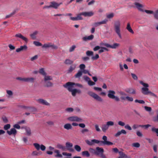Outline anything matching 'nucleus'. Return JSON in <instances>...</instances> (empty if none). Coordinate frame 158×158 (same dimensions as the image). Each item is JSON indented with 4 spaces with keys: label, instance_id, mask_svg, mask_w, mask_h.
<instances>
[{
    "label": "nucleus",
    "instance_id": "63",
    "mask_svg": "<svg viewBox=\"0 0 158 158\" xmlns=\"http://www.w3.org/2000/svg\"><path fill=\"white\" fill-rule=\"evenodd\" d=\"M87 82L88 84L90 86H92L95 85V83L92 81L90 80Z\"/></svg>",
    "mask_w": 158,
    "mask_h": 158
},
{
    "label": "nucleus",
    "instance_id": "60",
    "mask_svg": "<svg viewBox=\"0 0 158 158\" xmlns=\"http://www.w3.org/2000/svg\"><path fill=\"white\" fill-rule=\"evenodd\" d=\"M51 48L52 49H56L58 48V47L57 46L55 45L54 44L52 43Z\"/></svg>",
    "mask_w": 158,
    "mask_h": 158
},
{
    "label": "nucleus",
    "instance_id": "5",
    "mask_svg": "<svg viewBox=\"0 0 158 158\" xmlns=\"http://www.w3.org/2000/svg\"><path fill=\"white\" fill-rule=\"evenodd\" d=\"M88 94L95 99L100 102H103V99L98 95L91 91H89Z\"/></svg>",
    "mask_w": 158,
    "mask_h": 158
},
{
    "label": "nucleus",
    "instance_id": "32",
    "mask_svg": "<svg viewBox=\"0 0 158 158\" xmlns=\"http://www.w3.org/2000/svg\"><path fill=\"white\" fill-rule=\"evenodd\" d=\"M52 43H48L45 44L42 46V48H51Z\"/></svg>",
    "mask_w": 158,
    "mask_h": 158
},
{
    "label": "nucleus",
    "instance_id": "4",
    "mask_svg": "<svg viewBox=\"0 0 158 158\" xmlns=\"http://www.w3.org/2000/svg\"><path fill=\"white\" fill-rule=\"evenodd\" d=\"M139 82L144 86V87L142 88L141 89L142 93L145 95L149 94V92L150 91H149V89L148 88L149 87L148 84L144 83L142 81H140Z\"/></svg>",
    "mask_w": 158,
    "mask_h": 158
},
{
    "label": "nucleus",
    "instance_id": "36",
    "mask_svg": "<svg viewBox=\"0 0 158 158\" xmlns=\"http://www.w3.org/2000/svg\"><path fill=\"white\" fill-rule=\"evenodd\" d=\"M74 149L77 152H80L81 150V148L80 146L78 145H75L74 146Z\"/></svg>",
    "mask_w": 158,
    "mask_h": 158
},
{
    "label": "nucleus",
    "instance_id": "13",
    "mask_svg": "<svg viewBox=\"0 0 158 158\" xmlns=\"http://www.w3.org/2000/svg\"><path fill=\"white\" fill-rule=\"evenodd\" d=\"M81 132L82 134H85L87 133V135L89 136L91 135L92 134L91 131L87 129L84 128L81 130Z\"/></svg>",
    "mask_w": 158,
    "mask_h": 158
},
{
    "label": "nucleus",
    "instance_id": "3",
    "mask_svg": "<svg viewBox=\"0 0 158 158\" xmlns=\"http://www.w3.org/2000/svg\"><path fill=\"white\" fill-rule=\"evenodd\" d=\"M120 22L119 20L115 21L114 23V30L116 33L118 35L119 38H122V36L120 33Z\"/></svg>",
    "mask_w": 158,
    "mask_h": 158
},
{
    "label": "nucleus",
    "instance_id": "16",
    "mask_svg": "<svg viewBox=\"0 0 158 158\" xmlns=\"http://www.w3.org/2000/svg\"><path fill=\"white\" fill-rule=\"evenodd\" d=\"M15 37L21 38L22 40H24L26 43H27L28 42V39L27 38L23 36L20 33H18L16 34L15 35Z\"/></svg>",
    "mask_w": 158,
    "mask_h": 158
},
{
    "label": "nucleus",
    "instance_id": "22",
    "mask_svg": "<svg viewBox=\"0 0 158 158\" xmlns=\"http://www.w3.org/2000/svg\"><path fill=\"white\" fill-rule=\"evenodd\" d=\"M64 127L65 129L68 130L72 129V126L70 124L67 123L64 125Z\"/></svg>",
    "mask_w": 158,
    "mask_h": 158
},
{
    "label": "nucleus",
    "instance_id": "55",
    "mask_svg": "<svg viewBox=\"0 0 158 158\" xmlns=\"http://www.w3.org/2000/svg\"><path fill=\"white\" fill-rule=\"evenodd\" d=\"M15 12H16V11L14 10L10 14L7 15L6 16V18H10V17H11L13 15H14L15 13Z\"/></svg>",
    "mask_w": 158,
    "mask_h": 158
},
{
    "label": "nucleus",
    "instance_id": "30",
    "mask_svg": "<svg viewBox=\"0 0 158 158\" xmlns=\"http://www.w3.org/2000/svg\"><path fill=\"white\" fill-rule=\"evenodd\" d=\"M82 75V71L79 70L78 72L75 75L74 77L76 78H80Z\"/></svg>",
    "mask_w": 158,
    "mask_h": 158
},
{
    "label": "nucleus",
    "instance_id": "1",
    "mask_svg": "<svg viewBox=\"0 0 158 158\" xmlns=\"http://www.w3.org/2000/svg\"><path fill=\"white\" fill-rule=\"evenodd\" d=\"M102 140H99L96 139H93L90 140H86L85 142L88 145L91 146L94 145L95 144H98L99 146L102 145H111L114 143L111 142L107 140V138L106 135H104L102 137Z\"/></svg>",
    "mask_w": 158,
    "mask_h": 158
},
{
    "label": "nucleus",
    "instance_id": "57",
    "mask_svg": "<svg viewBox=\"0 0 158 158\" xmlns=\"http://www.w3.org/2000/svg\"><path fill=\"white\" fill-rule=\"evenodd\" d=\"M145 110L148 112H151L152 110V108L151 107H148L147 106H144Z\"/></svg>",
    "mask_w": 158,
    "mask_h": 158
},
{
    "label": "nucleus",
    "instance_id": "19",
    "mask_svg": "<svg viewBox=\"0 0 158 158\" xmlns=\"http://www.w3.org/2000/svg\"><path fill=\"white\" fill-rule=\"evenodd\" d=\"M66 83L69 85H72V86H73L74 85H75L76 86H77L80 88H82L83 87V86L82 85L79 83H76L74 82H68Z\"/></svg>",
    "mask_w": 158,
    "mask_h": 158
},
{
    "label": "nucleus",
    "instance_id": "39",
    "mask_svg": "<svg viewBox=\"0 0 158 158\" xmlns=\"http://www.w3.org/2000/svg\"><path fill=\"white\" fill-rule=\"evenodd\" d=\"M132 146L133 147L138 148L140 147V144L138 142L133 143L132 144Z\"/></svg>",
    "mask_w": 158,
    "mask_h": 158
},
{
    "label": "nucleus",
    "instance_id": "26",
    "mask_svg": "<svg viewBox=\"0 0 158 158\" xmlns=\"http://www.w3.org/2000/svg\"><path fill=\"white\" fill-rule=\"evenodd\" d=\"M76 67V65L74 64L71 66L68 70V72L70 73L74 70Z\"/></svg>",
    "mask_w": 158,
    "mask_h": 158
},
{
    "label": "nucleus",
    "instance_id": "56",
    "mask_svg": "<svg viewBox=\"0 0 158 158\" xmlns=\"http://www.w3.org/2000/svg\"><path fill=\"white\" fill-rule=\"evenodd\" d=\"M85 67V65L84 64H81L79 66V68L81 69V71H83Z\"/></svg>",
    "mask_w": 158,
    "mask_h": 158
},
{
    "label": "nucleus",
    "instance_id": "33",
    "mask_svg": "<svg viewBox=\"0 0 158 158\" xmlns=\"http://www.w3.org/2000/svg\"><path fill=\"white\" fill-rule=\"evenodd\" d=\"M73 61L70 60V59H66L64 62V63L66 64H73Z\"/></svg>",
    "mask_w": 158,
    "mask_h": 158
},
{
    "label": "nucleus",
    "instance_id": "50",
    "mask_svg": "<svg viewBox=\"0 0 158 158\" xmlns=\"http://www.w3.org/2000/svg\"><path fill=\"white\" fill-rule=\"evenodd\" d=\"M93 52L91 51H88L86 52V55L89 56H93Z\"/></svg>",
    "mask_w": 158,
    "mask_h": 158
},
{
    "label": "nucleus",
    "instance_id": "54",
    "mask_svg": "<svg viewBox=\"0 0 158 158\" xmlns=\"http://www.w3.org/2000/svg\"><path fill=\"white\" fill-rule=\"evenodd\" d=\"M20 48H21V50L22 51L26 50L27 48V46L26 45L21 46L20 47Z\"/></svg>",
    "mask_w": 158,
    "mask_h": 158
},
{
    "label": "nucleus",
    "instance_id": "52",
    "mask_svg": "<svg viewBox=\"0 0 158 158\" xmlns=\"http://www.w3.org/2000/svg\"><path fill=\"white\" fill-rule=\"evenodd\" d=\"M76 48V46L75 45H72L71 47H70L69 49V52H72L74 50L75 48Z\"/></svg>",
    "mask_w": 158,
    "mask_h": 158
},
{
    "label": "nucleus",
    "instance_id": "41",
    "mask_svg": "<svg viewBox=\"0 0 158 158\" xmlns=\"http://www.w3.org/2000/svg\"><path fill=\"white\" fill-rule=\"evenodd\" d=\"M25 131L27 133V135L28 136L31 135V130L29 128H26L25 129Z\"/></svg>",
    "mask_w": 158,
    "mask_h": 158
},
{
    "label": "nucleus",
    "instance_id": "38",
    "mask_svg": "<svg viewBox=\"0 0 158 158\" xmlns=\"http://www.w3.org/2000/svg\"><path fill=\"white\" fill-rule=\"evenodd\" d=\"M29 111L30 112H36L37 111V109L34 107H28Z\"/></svg>",
    "mask_w": 158,
    "mask_h": 158
},
{
    "label": "nucleus",
    "instance_id": "15",
    "mask_svg": "<svg viewBox=\"0 0 158 158\" xmlns=\"http://www.w3.org/2000/svg\"><path fill=\"white\" fill-rule=\"evenodd\" d=\"M81 15H82L85 17H91L94 15V13L91 11L90 12H81Z\"/></svg>",
    "mask_w": 158,
    "mask_h": 158
},
{
    "label": "nucleus",
    "instance_id": "18",
    "mask_svg": "<svg viewBox=\"0 0 158 158\" xmlns=\"http://www.w3.org/2000/svg\"><path fill=\"white\" fill-rule=\"evenodd\" d=\"M118 153L119 156L118 158H131L130 156H128L121 151H119Z\"/></svg>",
    "mask_w": 158,
    "mask_h": 158
},
{
    "label": "nucleus",
    "instance_id": "42",
    "mask_svg": "<svg viewBox=\"0 0 158 158\" xmlns=\"http://www.w3.org/2000/svg\"><path fill=\"white\" fill-rule=\"evenodd\" d=\"M106 124L109 127V126H112L114 125V122L112 121H109L106 123Z\"/></svg>",
    "mask_w": 158,
    "mask_h": 158
},
{
    "label": "nucleus",
    "instance_id": "17",
    "mask_svg": "<svg viewBox=\"0 0 158 158\" xmlns=\"http://www.w3.org/2000/svg\"><path fill=\"white\" fill-rule=\"evenodd\" d=\"M120 99L124 101L126 99L127 101L129 102H132L133 101V99L132 97L128 96H127L126 97L121 96L120 97Z\"/></svg>",
    "mask_w": 158,
    "mask_h": 158
},
{
    "label": "nucleus",
    "instance_id": "29",
    "mask_svg": "<svg viewBox=\"0 0 158 158\" xmlns=\"http://www.w3.org/2000/svg\"><path fill=\"white\" fill-rule=\"evenodd\" d=\"M81 154L83 156L86 157H89L90 156V154L87 151H85L81 152Z\"/></svg>",
    "mask_w": 158,
    "mask_h": 158
},
{
    "label": "nucleus",
    "instance_id": "25",
    "mask_svg": "<svg viewBox=\"0 0 158 158\" xmlns=\"http://www.w3.org/2000/svg\"><path fill=\"white\" fill-rule=\"evenodd\" d=\"M109 128V127L106 124L102 125L101 127L102 131L104 132L106 131Z\"/></svg>",
    "mask_w": 158,
    "mask_h": 158
},
{
    "label": "nucleus",
    "instance_id": "51",
    "mask_svg": "<svg viewBox=\"0 0 158 158\" xmlns=\"http://www.w3.org/2000/svg\"><path fill=\"white\" fill-rule=\"evenodd\" d=\"M65 111L68 112H72L73 111V109L72 107L68 108L65 109Z\"/></svg>",
    "mask_w": 158,
    "mask_h": 158
},
{
    "label": "nucleus",
    "instance_id": "48",
    "mask_svg": "<svg viewBox=\"0 0 158 158\" xmlns=\"http://www.w3.org/2000/svg\"><path fill=\"white\" fill-rule=\"evenodd\" d=\"M89 151L92 154H95L96 155V150H95L94 149L92 148H90L89 149Z\"/></svg>",
    "mask_w": 158,
    "mask_h": 158
},
{
    "label": "nucleus",
    "instance_id": "12",
    "mask_svg": "<svg viewBox=\"0 0 158 158\" xmlns=\"http://www.w3.org/2000/svg\"><path fill=\"white\" fill-rule=\"evenodd\" d=\"M17 132L16 130L14 128H11L10 131H7V133L9 135H16Z\"/></svg>",
    "mask_w": 158,
    "mask_h": 158
},
{
    "label": "nucleus",
    "instance_id": "49",
    "mask_svg": "<svg viewBox=\"0 0 158 158\" xmlns=\"http://www.w3.org/2000/svg\"><path fill=\"white\" fill-rule=\"evenodd\" d=\"M135 103L138 102L142 104H143L145 103V102L143 100H139L138 99H136L135 100Z\"/></svg>",
    "mask_w": 158,
    "mask_h": 158
},
{
    "label": "nucleus",
    "instance_id": "43",
    "mask_svg": "<svg viewBox=\"0 0 158 158\" xmlns=\"http://www.w3.org/2000/svg\"><path fill=\"white\" fill-rule=\"evenodd\" d=\"M152 131L153 132H155L156 134V135L158 136V128H156L153 127L152 128Z\"/></svg>",
    "mask_w": 158,
    "mask_h": 158
},
{
    "label": "nucleus",
    "instance_id": "31",
    "mask_svg": "<svg viewBox=\"0 0 158 158\" xmlns=\"http://www.w3.org/2000/svg\"><path fill=\"white\" fill-rule=\"evenodd\" d=\"M126 91L127 93L132 94H134L135 93V90L131 88L127 89Z\"/></svg>",
    "mask_w": 158,
    "mask_h": 158
},
{
    "label": "nucleus",
    "instance_id": "27",
    "mask_svg": "<svg viewBox=\"0 0 158 158\" xmlns=\"http://www.w3.org/2000/svg\"><path fill=\"white\" fill-rule=\"evenodd\" d=\"M44 81L46 82L48 81L52 80V76L48 75H47L46 74L44 76Z\"/></svg>",
    "mask_w": 158,
    "mask_h": 158
},
{
    "label": "nucleus",
    "instance_id": "47",
    "mask_svg": "<svg viewBox=\"0 0 158 158\" xmlns=\"http://www.w3.org/2000/svg\"><path fill=\"white\" fill-rule=\"evenodd\" d=\"M39 73L44 76L46 74L43 68H41L40 69Z\"/></svg>",
    "mask_w": 158,
    "mask_h": 158
},
{
    "label": "nucleus",
    "instance_id": "53",
    "mask_svg": "<svg viewBox=\"0 0 158 158\" xmlns=\"http://www.w3.org/2000/svg\"><path fill=\"white\" fill-rule=\"evenodd\" d=\"M34 44L36 46H42V44L40 42L38 41H34L33 42Z\"/></svg>",
    "mask_w": 158,
    "mask_h": 158
},
{
    "label": "nucleus",
    "instance_id": "21",
    "mask_svg": "<svg viewBox=\"0 0 158 158\" xmlns=\"http://www.w3.org/2000/svg\"><path fill=\"white\" fill-rule=\"evenodd\" d=\"M94 37V36L91 35L87 37H84L82 38V39L84 41H86L87 40H91Z\"/></svg>",
    "mask_w": 158,
    "mask_h": 158
},
{
    "label": "nucleus",
    "instance_id": "34",
    "mask_svg": "<svg viewBox=\"0 0 158 158\" xmlns=\"http://www.w3.org/2000/svg\"><path fill=\"white\" fill-rule=\"evenodd\" d=\"M127 29L128 30V31L129 32H131V33L132 34L134 33V31H133V30H132V29H131V27L130 26V24L129 23H128L127 24Z\"/></svg>",
    "mask_w": 158,
    "mask_h": 158
},
{
    "label": "nucleus",
    "instance_id": "64",
    "mask_svg": "<svg viewBox=\"0 0 158 158\" xmlns=\"http://www.w3.org/2000/svg\"><path fill=\"white\" fill-rule=\"evenodd\" d=\"M118 124L119 125L121 126H124L125 125V123L124 122H122V121H119L118 122Z\"/></svg>",
    "mask_w": 158,
    "mask_h": 158
},
{
    "label": "nucleus",
    "instance_id": "20",
    "mask_svg": "<svg viewBox=\"0 0 158 158\" xmlns=\"http://www.w3.org/2000/svg\"><path fill=\"white\" fill-rule=\"evenodd\" d=\"M135 5L136 6V8L140 11H144V10L142 9L143 7V6L138 2H135Z\"/></svg>",
    "mask_w": 158,
    "mask_h": 158
},
{
    "label": "nucleus",
    "instance_id": "14",
    "mask_svg": "<svg viewBox=\"0 0 158 158\" xmlns=\"http://www.w3.org/2000/svg\"><path fill=\"white\" fill-rule=\"evenodd\" d=\"M36 101L39 103L42 104L43 105H45L46 106H49L50 104L49 103H48L46 101L42 99H37Z\"/></svg>",
    "mask_w": 158,
    "mask_h": 158
},
{
    "label": "nucleus",
    "instance_id": "28",
    "mask_svg": "<svg viewBox=\"0 0 158 158\" xmlns=\"http://www.w3.org/2000/svg\"><path fill=\"white\" fill-rule=\"evenodd\" d=\"M35 78L33 77L25 78V82L33 83L34 82Z\"/></svg>",
    "mask_w": 158,
    "mask_h": 158
},
{
    "label": "nucleus",
    "instance_id": "61",
    "mask_svg": "<svg viewBox=\"0 0 158 158\" xmlns=\"http://www.w3.org/2000/svg\"><path fill=\"white\" fill-rule=\"evenodd\" d=\"M83 79L87 82H88L90 80V78L86 76H84L83 77Z\"/></svg>",
    "mask_w": 158,
    "mask_h": 158
},
{
    "label": "nucleus",
    "instance_id": "24",
    "mask_svg": "<svg viewBox=\"0 0 158 158\" xmlns=\"http://www.w3.org/2000/svg\"><path fill=\"white\" fill-rule=\"evenodd\" d=\"M57 148L61 149L62 151H65L66 150V148L65 146L61 144H58L57 145Z\"/></svg>",
    "mask_w": 158,
    "mask_h": 158
},
{
    "label": "nucleus",
    "instance_id": "46",
    "mask_svg": "<svg viewBox=\"0 0 158 158\" xmlns=\"http://www.w3.org/2000/svg\"><path fill=\"white\" fill-rule=\"evenodd\" d=\"M10 127V124H8L5 125L4 126V129L5 130H7Z\"/></svg>",
    "mask_w": 158,
    "mask_h": 158
},
{
    "label": "nucleus",
    "instance_id": "44",
    "mask_svg": "<svg viewBox=\"0 0 158 158\" xmlns=\"http://www.w3.org/2000/svg\"><path fill=\"white\" fill-rule=\"evenodd\" d=\"M120 44L118 43H114L113 45H111V48L115 49L117 48L119 46Z\"/></svg>",
    "mask_w": 158,
    "mask_h": 158
},
{
    "label": "nucleus",
    "instance_id": "37",
    "mask_svg": "<svg viewBox=\"0 0 158 158\" xmlns=\"http://www.w3.org/2000/svg\"><path fill=\"white\" fill-rule=\"evenodd\" d=\"M114 15L113 13L106 14V17L108 19H111L114 16Z\"/></svg>",
    "mask_w": 158,
    "mask_h": 158
},
{
    "label": "nucleus",
    "instance_id": "10",
    "mask_svg": "<svg viewBox=\"0 0 158 158\" xmlns=\"http://www.w3.org/2000/svg\"><path fill=\"white\" fill-rule=\"evenodd\" d=\"M66 148L70 152H73L74 150L72 148L73 146V144L72 143L67 142L65 143Z\"/></svg>",
    "mask_w": 158,
    "mask_h": 158
},
{
    "label": "nucleus",
    "instance_id": "35",
    "mask_svg": "<svg viewBox=\"0 0 158 158\" xmlns=\"http://www.w3.org/2000/svg\"><path fill=\"white\" fill-rule=\"evenodd\" d=\"M40 154V153L38 152L36 150L33 151L31 153V155L33 156H38Z\"/></svg>",
    "mask_w": 158,
    "mask_h": 158
},
{
    "label": "nucleus",
    "instance_id": "40",
    "mask_svg": "<svg viewBox=\"0 0 158 158\" xmlns=\"http://www.w3.org/2000/svg\"><path fill=\"white\" fill-rule=\"evenodd\" d=\"M45 83L46 84V86L47 87H51L53 85V84L49 81L45 82Z\"/></svg>",
    "mask_w": 158,
    "mask_h": 158
},
{
    "label": "nucleus",
    "instance_id": "8",
    "mask_svg": "<svg viewBox=\"0 0 158 158\" xmlns=\"http://www.w3.org/2000/svg\"><path fill=\"white\" fill-rule=\"evenodd\" d=\"M33 145L37 150L38 151L40 149L42 151H44L45 150L46 147L43 144L40 145L38 143H34Z\"/></svg>",
    "mask_w": 158,
    "mask_h": 158
},
{
    "label": "nucleus",
    "instance_id": "6",
    "mask_svg": "<svg viewBox=\"0 0 158 158\" xmlns=\"http://www.w3.org/2000/svg\"><path fill=\"white\" fill-rule=\"evenodd\" d=\"M115 94V91L113 90H110L108 91L107 96L110 98L114 99L116 101L118 102L119 101V98L117 96H115L114 95Z\"/></svg>",
    "mask_w": 158,
    "mask_h": 158
},
{
    "label": "nucleus",
    "instance_id": "9",
    "mask_svg": "<svg viewBox=\"0 0 158 158\" xmlns=\"http://www.w3.org/2000/svg\"><path fill=\"white\" fill-rule=\"evenodd\" d=\"M61 3L58 4L55 2H52L48 6H45L44 7V8H53L55 9H57L58 7L61 4Z\"/></svg>",
    "mask_w": 158,
    "mask_h": 158
},
{
    "label": "nucleus",
    "instance_id": "45",
    "mask_svg": "<svg viewBox=\"0 0 158 158\" xmlns=\"http://www.w3.org/2000/svg\"><path fill=\"white\" fill-rule=\"evenodd\" d=\"M104 50L108 51V49L105 47H101V49L99 51L98 53H101L102 52H103Z\"/></svg>",
    "mask_w": 158,
    "mask_h": 158
},
{
    "label": "nucleus",
    "instance_id": "11",
    "mask_svg": "<svg viewBox=\"0 0 158 158\" xmlns=\"http://www.w3.org/2000/svg\"><path fill=\"white\" fill-rule=\"evenodd\" d=\"M104 150L102 148L97 147L96 148V155L100 156L102 153H103Z\"/></svg>",
    "mask_w": 158,
    "mask_h": 158
},
{
    "label": "nucleus",
    "instance_id": "59",
    "mask_svg": "<svg viewBox=\"0 0 158 158\" xmlns=\"http://www.w3.org/2000/svg\"><path fill=\"white\" fill-rule=\"evenodd\" d=\"M37 31H35L32 34H31L30 35L32 38H35V35L37 34Z\"/></svg>",
    "mask_w": 158,
    "mask_h": 158
},
{
    "label": "nucleus",
    "instance_id": "62",
    "mask_svg": "<svg viewBox=\"0 0 158 158\" xmlns=\"http://www.w3.org/2000/svg\"><path fill=\"white\" fill-rule=\"evenodd\" d=\"M119 95L121 96L124 97L127 95L126 93L123 91H120L119 92Z\"/></svg>",
    "mask_w": 158,
    "mask_h": 158
},
{
    "label": "nucleus",
    "instance_id": "7",
    "mask_svg": "<svg viewBox=\"0 0 158 158\" xmlns=\"http://www.w3.org/2000/svg\"><path fill=\"white\" fill-rule=\"evenodd\" d=\"M68 119L70 121L82 123L83 122L82 119L77 116H71L69 117Z\"/></svg>",
    "mask_w": 158,
    "mask_h": 158
},
{
    "label": "nucleus",
    "instance_id": "58",
    "mask_svg": "<svg viewBox=\"0 0 158 158\" xmlns=\"http://www.w3.org/2000/svg\"><path fill=\"white\" fill-rule=\"evenodd\" d=\"M81 13L77 16V18L78 19V20L83 19V18L81 17V15H81Z\"/></svg>",
    "mask_w": 158,
    "mask_h": 158
},
{
    "label": "nucleus",
    "instance_id": "2",
    "mask_svg": "<svg viewBox=\"0 0 158 158\" xmlns=\"http://www.w3.org/2000/svg\"><path fill=\"white\" fill-rule=\"evenodd\" d=\"M63 86L65 88L67 89L69 91L71 92L72 95L73 96H75L76 93H80L81 92V91L80 89H73L74 86H72V85H69L66 83Z\"/></svg>",
    "mask_w": 158,
    "mask_h": 158
},
{
    "label": "nucleus",
    "instance_id": "23",
    "mask_svg": "<svg viewBox=\"0 0 158 158\" xmlns=\"http://www.w3.org/2000/svg\"><path fill=\"white\" fill-rule=\"evenodd\" d=\"M54 152L56 154L55 156V157L60 158H62L63 157L62 154H60L59 150L56 149L54 151Z\"/></svg>",
    "mask_w": 158,
    "mask_h": 158
}]
</instances>
